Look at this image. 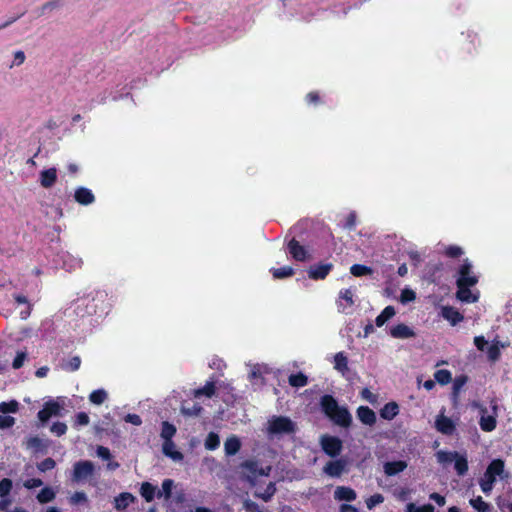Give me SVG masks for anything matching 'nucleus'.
I'll list each match as a JSON object with an SVG mask.
<instances>
[{"label": "nucleus", "mask_w": 512, "mask_h": 512, "mask_svg": "<svg viewBox=\"0 0 512 512\" xmlns=\"http://www.w3.org/2000/svg\"><path fill=\"white\" fill-rule=\"evenodd\" d=\"M320 407L325 416H327L334 424L342 428H348L351 426L352 415L348 408L340 406L332 395H323L320 399Z\"/></svg>", "instance_id": "1"}, {"label": "nucleus", "mask_w": 512, "mask_h": 512, "mask_svg": "<svg viewBox=\"0 0 512 512\" xmlns=\"http://www.w3.org/2000/svg\"><path fill=\"white\" fill-rule=\"evenodd\" d=\"M505 463L502 459H494L492 460L486 471L484 472L483 477L480 479L479 484L481 490L488 494L493 489V485L496 482V477L499 476L501 478H507L508 474H504Z\"/></svg>", "instance_id": "2"}, {"label": "nucleus", "mask_w": 512, "mask_h": 512, "mask_svg": "<svg viewBox=\"0 0 512 512\" xmlns=\"http://www.w3.org/2000/svg\"><path fill=\"white\" fill-rule=\"evenodd\" d=\"M267 431L272 435L291 434L296 431V424L286 416H273L268 421Z\"/></svg>", "instance_id": "3"}, {"label": "nucleus", "mask_w": 512, "mask_h": 512, "mask_svg": "<svg viewBox=\"0 0 512 512\" xmlns=\"http://www.w3.org/2000/svg\"><path fill=\"white\" fill-rule=\"evenodd\" d=\"M95 467L89 460H80L74 463L71 480L80 483L94 475Z\"/></svg>", "instance_id": "4"}, {"label": "nucleus", "mask_w": 512, "mask_h": 512, "mask_svg": "<svg viewBox=\"0 0 512 512\" xmlns=\"http://www.w3.org/2000/svg\"><path fill=\"white\" fill-rule=\"evenodd\" d=\"M473 407H476L479 409L481 417L479 420V425L482 431L484 432H491L495 430L497 426V405H493L494 415H487V408L483 405H481L479 402L474 401L472 403Z\"/></svg>", "instance_id": "5"}, {"label": "nucleus", "mask_w": 512, "mask_h": 512, "mask_svg": "<svg viewBox=\"0 0 512 512\" xmlns=\"http://www.w3.org/2000/svg\"><path fill=\"white\" fill-rule=\"evenodd\" d=\"M320 445L323 452L332 458L337 457L343 448V442L340 438L328 434L321 436Z\"/></svg>", "instance_id": "6"}, {"label": "nucleus", "mask_w": 512, "mask_h": 512, "mask_svg": "<svg viewBox=\"0 0 512 512\" xmlns=\"http://www.w3.org/2000/svg\"><path fill=\"white\" fill-rule=\"evenodd\" d=\"M478 283V276L472 272V264L469 259H464L458 269L456 285L475 286Z\"/></svg>", "instance_id": "7"}, {"label": "nucleus", "mask_w": 512, "mask_h": 512, "mask_svg": "<svg viewBox=\"0 0 512 512\" xmlns=\"http://www.w3.org/2000/svg\"><path fill=\"white\" fill-rule=\"evenodd\" d=\"M241 467L249 472L247 476L249 482H254L258 476H269L271 472V466L260 467L256 460H246Z\"/></svg>", "instance_id": "8"}, {"label": "nucleus", "mask_w": 512, "mask_h": 512, "mask_svg": "<svg viewBox=\"0 0 512 512\" xmlns=\"http://www.w3.org/2000/svg\"><path fill=\"white\" fill-rule=\"evenodd\" d=\"M287 251L289 255L297 262H306L311 258V255L305 246L301 245L300 242L295 238H292L287 243Z\"/></svg>", "instance_id": "9"}, {"label": "nucleus", "mask_w": 512, "mask_h": 512, "mask_svg": "<svg viewBox=\"0 0 512 512\" xmlns=\"http://www.w3.org/2000/svg\"><path fill=\"white\" fill-rule=\"evenodd\" d=\"M332 263H318L311 265L307 271L308 277L312 280H324L332 271Z\"/></svg>", "instance_id": "10"}, {"label": "nucleus", "mask_w": 512, "mask_h": 512, "mask_svg": "<svg viewBox=\"0 0 512 512\" xmlns=\"http://www.w3.org/2000/svg\"><path fill=\"white\" fill-rule=\"evenodd\" d=\"M435 428L443 435L451 436L456 431V425L451 418L445 416L443 413L437 415L435 419Z\"/></svg>", "instance_id": "11"}, {"label": "nucleus", "mask_w": 512, "mask_h": 512, "mask_svg": "<svg viewBox=\"0 0 512 512\" xmlns=\"http://www.w3.org/2000/svg\"><path fill=\"white\" fill-rule=\"evenodd\" d=\"M60 405L56 401H48L44 404L43 408L38 412V419L42 424L46 423L52 416H57L60 413Z\"/></svg>", "instance_id": "12"}, {"label": "nucleus", "mask_w": 512, "mask_h": 512, "mask_svg": "<svg viewBox=\"0 0 512 512\" xmlns=\"http://www.w3.org/2000/svg\"><path fill=\"white\" fill-rule=\"evenodd\" d=\"M27 450H32L34 453H44L48 449V442L39 436H30L23 444Z\"/></svg>", "instance_id": "13"}, {"label": "nucleus", "mask_w": 512, "mask_h": 512, "mask_svg": "<svg viewBox=\"0 0 512 512\" xmlns=\"http://www.w3.org/2000/svg\"><path fill=\"white\" fill-rule=\"evenodd\" d=\"M346 464L344 459L329 461L324 467V472L331 477H340L345 471Z\"/></svg>", "instance_id": "14"}, {"label": "nucleus", "mask_w": 512, "mask_h": 512, "mask_svg": "<svg viewBox=\"0 0 512 512\" xmlns=\"http://www.w3.org/2000/svg\"><path fill=\"white\" fill-rule=\"evenodd\" d=\"M441 316L452 326H456L464 319V316L452 306H443L441 308Z\"/></svg>", "instance_id": "15"}, {"label": "nucleus", "mask_w": 512, "mask_h": 512, "mask_svg": "<svg viewBox=\"0 0 512 512\" xmlns=\"http://www.w3.org/2000/svg\"><path fill=\"white\" fill-rule=\"evenodd\" d=\"M74 199L78 204L87 206L94 203L95 196L90 189L86 187H78L75 190Z\"/></svg>", "instance_id": "16"}, {"label": "nucleus", "mask_w": 512, "mask_h": 512, "mask_svg": "<svg viewBox=\"0 0 512 512\" xmlns=\"http://www.w3.org/2000/svg\"><path fill=\"white\" fill-rule=\"evenodd\" d=\"M356 413L360 422L365 425L373 426L377 421L375 412L368 406H359Z\"/></svg>", "instance_id": "17"}, {"label": "nucleus", "mask_w": 512, "mask_h": 512, "mask_svg": "<svg viewBox=\"0 0 512 512\" xmlns=\"http://www.w3.org/2000/svg\"><path fill=\"white\" fill-rule=\"evenodd\" d=\"M39 181L43 188H51L57 181V169L52 167L41 171Z\"/></svg>", "instance_id": "18"}, {"label": "nucleus", "mask_w": 512, "mask_h": 512, "mask_svg": "<svg viewBox=\"0 0 512 512\" xmlns=\"http://www.w3.org/2000/svg\"><path fill=\"white\" fill-rule=\"evenodd\" d=\"M383 468L387 476H395L407 468V462L404 460L389 461L384 464Z\"/></svg>", "instance_id": "19"}, {"label": "nucleus", "mask_w": 512, "mask_h": 512, "mask_svg": "<svg viewBox=\"0 0 512 512\" xmlns=\"http://www.w3.org/2000/svg\"><path fill=\"white\" fill-rule=\"evenodd\" d=\"M334 497L339 501L351 502L357 498L356 492L347 486H338L334 492Z\"/></svg>", "instance_id": "20"}, {"label": "nucleus", "mask_w": 512, "mask_h": 512, "mask_svg": "<svg viewBox=\"0 0 512 512\" xmlns=\"http://www.w3.org/2000/svg\"><path fill=\"white\" fill-rule=\"evenodd\" d=\"M390 334L397 339H407L414 336V331L406 324L400 323L391 328Z\"/></svg>", "instance_id": "21"}, {"label": "nucleus", "mask_w": 512, "mask_h": 512, "mask_svg": "<svg viewBox=\"0 0 512 512\" xmlns=\"http://www.w3.org/2000/svg\"><path fill=\"white\" fill-rule=\"evenodd\" d=\"M136 500L135 496L129 492H122L114 498V507L116 510H125Z\"/></svg>", "instance_id": "22"}, {"label": "nucleus", "mask_w": 512, "mask_h": 512, "mask_svg": "<svg viewBox=\"0 0 512 512\" xmlns=\"http://www.w3.org/2000/svg\"><path fill=\"white\" fill-rule=\"evenodd\" d=\"M471 286L457 285V298L465 303H475L478 301V296L473 294L470 290Z\"/></svg>", "instance_id": "23"}, {"label": "nucleus", "mask_w": 512, "mask_h": 512, "mask_svg": "<svg viewBox=\"0 0 512 512\" xmlns=\"http://www.w3.org/2000/svg\"><path fill=\"white\" fill-rule=\"evenodd\" d=\"M162 450L167 457H170L175 461H181L184 458L183 454L180 451L175 450V444L173 440L163 441Z\"/></svg>", "instance_id": "24"}, {"label": "nucleus", "mask_w": 512, "mask_h": 512, "mask_svg": "<svg viewBox=\"0 0 512 512\" xmlns=\"http://www.w3.org/2000/svg\"><path fill=\"white\" fill-rule=\"evenodd\" d=\"M468 377L464 374L457 376L453 381L451 398L455 405L458 403L459 393L462 387L467 383Z\"/></svg>", "instance_id": "25"}, {"label": "nucleus", "mask_w": 512, "mask_h": 512, "mask_svg": "<svg viewBox=\"0 0 512 512\" xmlns=\"http://www.w3.org/2000/svg\"><path fill=\"white\" fill-rule=\"evenodd\" d=\"M241 448V442L238 437L231 436L226 439L224 443V450L227 456H233L239 452Z\"/></svg>", "instance_id": "26"}, {"label": "nucleus", "mask_w": 512, "mask_h": 512, "mask_svg": "<svg viewBox=\"0 0 512 512\" xmlns=\"http://www.w3.org/2000/svg\"><path fill=\"white\" fill-rule=\"evenodd\" d=\"M13 298H14V300H15V302H16L17 304H23V305H25V308H23V309L20 311L19 315H20V318H21L22 320H26V319L30 316L31 311H32V305H31V303L29 302V300L27 299V297H26V296L21 295V294H14V295H13Z\"/></svg>", "instance_id": "27"}, {"label": "nucleus", "mask_w": 512, "mask_h": 512, "mask_svg": "<svg viewBox=\"0 0 512 512\" xmlns=\"http://www.w3.org/2000/svg\"><path fill=\"white\" fill-rule=\"evenodd\" d=\"M216 385L214 381H207L206 384L198 389H195L193 395L195 398H200L201 396H206L211 398L215 395Z\"/></svg>", "instance_id": "28"}, {"label": "nucleus", "mask_w": 512, "mask_h": 512, "mask_svg": "<svg viewBox=\"0 0 512 512\" xmlns=\"http://www.w3.org/2000/svg\"><path fill=\"white\" fill-rule=\"evenodd\" d=\"M334 369L340 372L342 375L349 370L348 358L344 352H338L334 356Z\"/></svg>", "instance_id": "29"}, {"label": "nucleus", "mask_w": 512, "mask_h": 512, "mask_svg": "<svg viewBox=\"0 0 512 512\" xmlns=\"http://www.w3.org/2000/svg\"><path fill=\"white\" fill-rule=\"evenodd\" d=\"M399 412V407L396 402H389L384 405L380 410V416L386 420H392Z\"/></svg>", "instance_id": "30"}, {"label": "nucleus", "mask_w": 512, "mask_h": 512, "mask_svg": "<svg viewBox=\"0 0 512 512\" xmlns=\"http://www.w3.org/2000/svg\"><path fill=\"white\" fill-rule=\"evenodd\" d=\"M140 495L146 502H151L157 496L156 487L150 482H143L140 487Z\"/></svg>", "instance_id": "31"}, {"label": "nucleus", "mask_w": 512, "mask_h": 512, "mask_svg": "<svg viewBox=\"0 0 512 512\" xmlns=\"http://www.w3.org/2000/svg\"><path fill=\"white\" fill-rule=\"evenodd\" d=\"M176 432H177V429H176L175 425H173L169 421L162 422L160 436L163 439V441L172 440L173 437L175 436Z\"/></svg>", "instance_id": "32"}, {"label": "nucleus", "mask_w": 512, "mask_h": 512, "mask_svg": "<svg viewBox=\"0 0 512 512\" xmlns=\"http://www.w3.org/2000/svg\"><path fill=\"white\" fill-rule=\"evenodd\" d=\"M396 311L393 306H386L382 312L376 317L375 323L378 327H382L389 319L395 315Z\"/></svg>", "instance_id": "33"}, {"label": "nucleus", "mask_w": 512, "mask_h": 512, "mask_svg": "<svg viewBox=\"0 0 512 512\" xmlns=\"http://www.w3.org/2000/svg\"><path fill=\"white\" fill-rule=\"evenodd\" d=\"M454 468L459 476H463L468 471V460L465 455L457 454V457L454 460Z\"/></svg>", "instance_id": "34"}, {"label": "nucleus", "mask_w": 512, "mask_h": 512, "mask_svg": "<svg viewBox=\"0 0 512 512\" xmlns=\"http://www.w3.org/2000/svg\"><path fill=\"white\" fill-rule=\"evenodd\" d=\"M288 383L292 387H296V388L304 387L308 384V377L303 372L291 374L288 377Z\"/></svg>", "instance_id": "35"}, {"label": "nucleus", "mask_w": 512, "mask_h": 512, "mask_svg": "<svg viewBox=\"0 0 512 512\" xmlns=\"http://www.w3.org/2000/svg\"><path fill=\"white\" fill-rule=\"evenodd\" d=\"M174 486V481L172 479H164L161 485V490H158L157 497H164L166 500H169L172 496V488Z\"/></svg>", "instance_id": "36"}, {"label": "nucleus", "mask_w": 512, "mask_h": 512, "mask_svg": "<svg viewBox=\"0 0 512 512\" xmlns=\"http://www.w3.org/2000/svg\"><path fill=\"white\" fill-rule=\"evenodd\" d=\"M271 273L275 279H285L295 274V270L291 266H284L280 268H272Z\"/></svg>", "instance_id": "37"}, {"label": "nucleus", "mask_w": 512, "mask_h": 512, "mask_svg": "<svg viewBox=\"0 0 512 512\" xmlns=\"http://www.w3.org/2000/svg\"><path fill=\"white\" fill-rule=\"evenodd\" d=\"M275 493H276L275 483L269 482L263 492L256 491L254 495L257 498L262 499L265 502H268L271 500V498L274 496Z\"/></svg>", "instance_id": "38"}, {"label": "nucleus", "mask_w": 512, "mask_h": 512, "mask_svg": "<svg viewBox=\"0 0 512 512\" xmlns=\"http://www.w3.org/2000/svg\"><path fill=\"white\" fill-rule=\"evenodd\" d=\"M55 492L51 487H44L41 489V491L37 494V500L41 504L49 503L55 499Z\"/></svg>", "instance_id": "39"}, {"label": "nucleus", "mask_w": 512, "mask_h": 512, "mask_svg": "<svg viewBox=\"0 0 512 512\" xmlns=\"http://www.w3.org/2000/svg\"><path fill=\"white\" fill-rule=\"evenodd\" d=\"M469 503L477 512H490L491 510L490 504L485 502L481 496L470 499Z\"/></svg>", "instance_id": "40"}, {"label": "nucleus", "mask_w": 512, "mask_h": 512, "mask_svg": "<svg viewBox=\"0 0 512 512\" xmlns=\"http://www.w3.org/2000/svg\"><path fill=\"white\" fill-rule=\"evenodd\" d=\"M350 273L355 277H362L366 275H372L373 269L363 264H354L350 268Z\"/></svg>", "instance_id": "41"}, {"label": "nucleus", "mask_w": 512, "mask_h": 512, "mask_svg": "<svg viewBox=\"0 0 512 512\" xmlns=\"http://www.w3.org/2000/svg\"><path fill=\"white\" fill-rule=\"evenodd\" d=\"M434 379L440 385H447L452 381V374L447 369H439L434 373Z\"/></svg>", "instance_id": "42"}, {"label": "nucleus", "mask_w": 512, "mask_h": 512, "mask_svg": "<svg viewBox=\"0 0 512 512\" xmlns=\"http://www.w3.org/2000/svg\"><path fill=\"white\" fill-rule=\"evenodd\" d=\"M220 445L219 435L215 432H210L204 442V446L207 450L213 451Z\"/></svg>", "instance_id": "43"}, {"label": "nucleus", "mask_w": 512, "mask_h": 512, "mask_svg": "<svg viewBox=\"0 0 512 512\" xmlns=\"http://www.w3.org/2000/svg\"><path fill=\"white\" fill-rule=\"evenodd\" d=\"M108 395L104 389H97L90 393L89 400L95 405H101L107 399Z\"/></svg>", "instance_id": "44"}, {"label": "nucleus", "mask_w": 512, "mask_h": 512, "mask_svg": "<svg viewBox=\"0 0 512 512\" xmlns=\"http://www.w3.org/2000/svg\"><path fill=\"white\" fill-rule=\"evenodd\" d=\"M443 254L448 258L457 259L464 254V251L460 246L449 245L445 247Z\"/></svg>", "instance_id": "45"}, {"label": "nucleus", "mask_w": 512, "mask_h": 512, "mask_svg": "<svg viewBox=\"0 0 512 512\" xmlns=\"http://www.w3.org/2000/svg\"><path fill=\"white\" fill-rule=\"evenodd\" d=\"M19 410V403L16 400L0 402V412L3 414L16 413Z\"/></svg>", "instance_id": "46"}, {"label": "nucleus", "mask_w": 512, "mask_h": 512, "mask_svg": "<svg viewBox=\"0 0 512 512\" xmlns=\"http://www.w3.org/2000/svg\"><path fill=\"white\" fill-rule=\"evenodd\" d=\"M458 452H446V451H438L437 459L441 463H451L457 457Z\"/></svg>", "instance_id": "47"}, {"label": "nucleus", "mask_w": 512, "mask_h": 512, "mask_svg": "<svg viewBox=\"0 0 512 512\" xmlns=\"http://www.w3.org/2000/svg\"><path fill=\"white\" fill-rule=\"evenodd\" d=\"M55 466H56L55 460L53 458L48 457L37 464V469L41 472H46V471L54 469Z\"/></svg>", "instance_id": "48"}, {"label": "nucleus", "mask_w": 512, "mask_h": 512, "mask_svg": "<svg viewBox=\"0 0 512 512\" xmlns=\"http://www.w3.org/2000/svg\"><path fill=\"white\" fill-rule=\"evenodd\" d=\"M12 480L9 478H4L0 481V497L4 498L9 495L12 489Z\"/></svg>", "instance_id": "49"}, {"label": "nucleus", "mask_w": 512, "mask_h": 512, "mask_svg": "<svg viewBox=\"0 0 512 512\" xmlns=\"http://www.w3.org/2000/svg\"><path fill=\"white\" fill-rule=\"evenodd\" d=\"M50 431L60 437L67 432V425L64 422H54L50 427Z\"/></svg>", "instance_id": "50"}, {"label": "nucleus", "mask_w": 512, "mask_h": 512, "mask_svg": "<svg viewBox=\"0 0 512 512\" xmlns=\"http://www.w3.org/2000/svg\"><path fill=\"white\" fill-rule=\"evenodd\" d=\"M70 503L73 505L86 503L88 501L87 495L83 491H77L73 493L69 499Z\"/></svg>", "instance_id": "51"}, {"label": "nucleus", "mask_w": 512, "mask_h": 512, "mask_svg": "<svg viewBox=\"0 0 512 512\" xmlns=\"http://www.w3.org/2000/svg\"><path fill=\"white\" fill-rule=\"evenodd\" d=\"M243 508L246 512H266L264 509H261L256 502L250 499L244 500Z\"/></svg>", "instance_id": "52"}, {"label": "nucleus", "mask_w": 512, "mask_h": 512, "mask_svg": "<svg viewBox=\"0 0 512 512\" xmlns=\"http://www.w3.org/2000/svg\"><path fill=\"white\" fill-rule=\"evenodd\" d=\"M27 358V352L26 351H19L17 352L13 362H12V367L14 369H20L23 364H24V361L26 360Z\"/></svg>", "instance_id": "53"}, {"label": "nucleus", "mask_w": 512, "mask_h": 512, "mask_svg": "<svg viewBox=\"0 0 512 512\" xmlns=\"http://www.w3.org/2000/svg\"><path fill=\"white\" fill-rule=\"evenodd\" d=\"M81 365V358L79 356H73L69 359L65 365V369L71 372L77 371Z\"/></svg>", "instance_id": "54"}, {"label": "nucleus", "mask_w": 512, "mask_h": 512, "mask_svg": "<svg viewBox=\"0 0 512 512\" xmlns=\"http://www.w3.org/2000/svg\"><path fill=\"white\" fill-rule=\"evenodd\" d=\"M353 296V291L350 288L342 289L339 292V298L345 300L347 306H352L354 304Z\"/></svg>", "instance_id": "55"}, {"label": "nucleus", "mask_w": 512, "mask_h": 512, "mask_svg": "<svg viewBox=\"0 0 512 512\" xmlns=\"http://www.w3.org/2000/svg\"><path fill=\"white\" fill-rule=\"evenodd\" d=\"M90 422V418L87 413L79 412L75 416L74 426H86Z\"/></svg>", "instance_id": "56"}, {"label": "nucleus", "mask_w": 512, "mask_h": 512, "mask_svg": "<svg viewBox=\"0 0 512 512\" xmlns=\"http://www.w3.org/2000/svg\"><path fill=\"white\" fill-rule=\"evenodd\" d=\"M15 424V418L9 415H0V429L11 428Z\"/></svg>", "instance_id": "57"}, {"label": "nucleus", "mask_w": 512, "mask_h": 512, "mask_svg": "<svg viewBox=\"0 0 512 512\" xmlns=\"http://www.w3.org/2000/svg\"><path fill=\"white\" fill-rule=\"evenodd\" d=\"M384 501L383 495L376 493L372 495L369 499L366 501V505L369 509H372L374 506L381 504Z\"/></svg>", "instance_id": "58"}, {"label": "nucleus", "mask_w": 512, "mask_h": 512, "mask_svg": "<svg viewBox=\"0 0 512 512\" xmlns=\"http://www.w3.org/2000/svg\"><path fill=\"white\" fill-rule=\"evenodd\" d=\"M415 298H416V294L411 289L402 290L401 295H400V300L402 303L411 302V301L415 300Z\"/></svg>", "instance_id": "59"}, {"label": "nucleus", "mask_w": 512, "mask_h": 512, "mask_svg": "<svg viewBox=\"0 0 512 512\" xmlns=\"http://www.w3.org/2000/svg\"><path fill=\"white\" fill-rule=\"evenodd\" d=\"M124 421L130 423L135 426H140L142 424V419L138 414L129 413L125 415Z\"/></svg>", "instance_id": "60"}, {"label": "nucleus", "mask_w": 512, "mask_h": 512, "mask_svg": "<svg viewBox=\"0 0 512 512\" xmlns=\"http://www.w3.org/2000/svg\"><path fill=\"white\" fill-rule=\"evenodd\" d=\"M306 102L312 105H318L321 102L320 95L317 91H311L306 95Z\"/></svg>", "instance_id": "61"}, {"label": "nucleus", "mask_w": 512, "mask_h": 512, "mask_svg": "<svg viewBox=\"0 0 512 512\" xmlns=\"http://www.w3.org/2000/svg\"><path fill=\"white\" fill-rule=\"evenodd\" d=\"M356 226V214L355 212H351L347 215L344 223V228L348 230H353Z\"/></svg>", "instance_id": "62"}, {"label": "nucleus", "mask_w": 512, "mask_h": 512, "mask_svg": "<svg viewBox=\"0 0 512 512\" xmlns=\"http://www.w3.org/2000/svg\"><path fill=\"white\" fill-rule=\"evenodd\" d=\"M202 409L203 408L200 405L194 404L191 409L182 408V413L189 416H198L201 413Z\"/></svg>", "instance_id": "63"}, {"label": "nucleus", "mask_w": 512, "mask_h": 512, "mask_svg": "<svg viewBox=\"0 0 512 512\" xmlns=\"http://www.w3.org/2000/svg\"><path fill=\"white\" fill-rule=\"evenodd\" d=\"M43 485V481L40 478L27 479L24 482V487L27 489L37 488Z\"/></svg>", "instance_id": "64"}]
</instances>
